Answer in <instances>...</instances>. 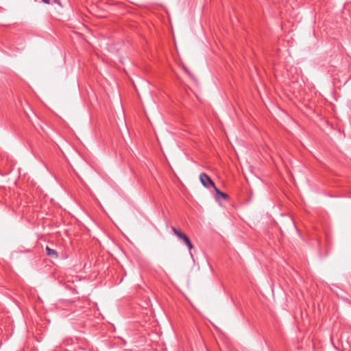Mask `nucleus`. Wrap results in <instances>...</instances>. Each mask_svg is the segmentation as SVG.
I'll use <instances>...</instances> for the list:
<instances>
[{
    "label": "nucleus",
    "mask_w": 351,
    "mask_h": 351,
    "mask_svg": "<svg viewBox=\"0 0 351 351\" xmlns=\"http://www.w3.org/2000/svg\"><path fill=\"white\" fill-rule=\"evenodd\" d=\"M45 3L49 4L50 0H42Z\"/></svg>",
    "instance_id": "5"
},
{
    "label": "nucleus",
    "mask_w": 351,
    "mask_h": 351,
    "mask_svg": "<svg viewBox=\"0 0 351 351\" xmlns=\"http://www.w3.org/2000/svg\"><path fill=\"white\" fill-rule=\"evenodd\" d=\"M46 252H47V254L49 256H51V257H53L55 258H58L59 256L58 253L55 250L51 249L48 246H47V247H46Z\"/></svg>",
    "instance_id": "4"
},
{
    "label": "nucleus",
    "mask_w": 351,
    "mask_h": 351,
    "mask_svg": "<svg viewBox=\"0 0 351 351\" xmlns=\"http://www.w3.org/2000/svg\"><path fill=\"white\" fill-rule=\"evenodd\" d=\"M171 229L173 233L178 237V238L187 246L189 250H191L193 247V245L187 235L173 226L171 228Z\"/></svg>",
    "instance_id": "1"
},
{
    "label": "nucleus",
    "mask_w": 351,
    "mask_h": 351,
    "mask_svg": "<svg viewBox=\"0 0 351 351\" xmlns=\"http://www.w3.org/2000/svg\"><path fill=\"white\" fill-rule=\"evenodd\" d=\"M199 180L202 184L207 189H210V187L215 188V182L212 180V179L205 173H202L199 175Z\"/></svg>",
    "instance_id": "2"
},
{
    "label": "nucleus",
    "mask_w": 351,
    "mask_h": 351,
    "mask_svg": "<svg viewBox=\"0 0 351 351\" xmlns=\"http://www.w3.org/2000/svg\"><path fill=\"white\" fill-rule=\"evenodd\" d=\"M213 189L216 193L215 198L217 199H219L220 198L226 199L228 198V195L227 194H226L225 193L221 191L216 186H215V188H213Z\"/></svg>",
    "instance_id": "3"
}]
</instances>
